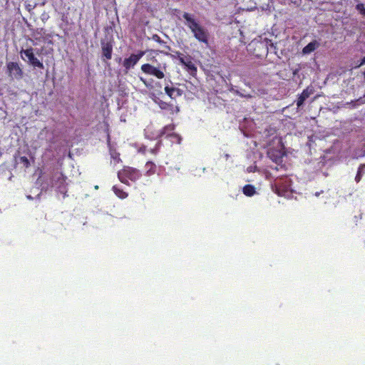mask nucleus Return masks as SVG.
<instances>
[{
    "instance_id": "obj_30",
    "label": "nucleus",
    "mask_w": 365,
    "mask_h": 365,
    "mask_svg": "<svg viewBox=\"0 0 365 365\" xmlns=\"http://www.w3.org/2000/svg\"><path fill=\"white\" fill-rule=\"evenodd\" d=\"M179 61L184 66H185L187 63V61H185L183 57H179Z\"/></svg>"
},
{
    "instance_id": "obj_8",
    "label": "nucleus",
    "mask_w": 365,
    "mask_h": 365,
    "mask_svg": "<svg viewBox=\"0 0 365 365\" xmlns=\"http://www.w3.org/2000/svg\"><path fill=\"white\" fill-rule=\"evenodd\" d=\"M192 33L198 41L205 43H208V34L201 26Z\"/></svg>"
},
{
    "instance_id": "obj_33",
    "label": "nucleus",
    "mask_w": 365,
    "mask_h": 365,
    "mask_svg": "<svg viewBox=\"0 0 365 365\" xmlns=\"http://www.w3.org/2000/svg\"><path fill=\"white\" fill-rule=\"evenodd\" d=\"M363 65H365V56L361 58V62H360V63L359 64L358 66H363Z\"/></svg>"
},
{
    "instance_id": "obj_26",
    "label": "nucleus",
    "mask_w": 365,
    "mask_h": 365,
    "mask_svg": "<svg viewBox=\"0 0 365 365\" xmlns=\"http://www.w3.org/2000/svg\"><path fill=\"white\" fill-rule=\"evenodd\" d=\"M230 91L234 92L236 94H237V95H239V96H240L242 97H245L246 98H251L252 97V96L250 95V94H244V93L240 92L239 91H237V90H235L233 88H232L230 89Z\"/></svg>"
},
{
    "instance_id": "obj_38",
    "label": "nucleus",
    "mask_w": 365,
    "mask_h": 365,
    "mask_svg": "<svg viewBox=\"0 0 365 365\" xmlns=\"http://www.w3.org/2000/svg\"><path fill=\"white\" fill-rule=\"evenodd\" d=\"M165 48L169 51L171 49L169 46H165Z\"/></svg>"
},
{
    "instance_id": "obj_25",
    "label": "nucleus",
    "mask_w": 365,
    "mask_h": 365,
    "mask_svg": "<svg viewBox=\"0 0 365 365\" xmlns=\"http://www.w3.org/2000/svg\"><path fill=\"white\" fill-rule=\"evenodd\" d=\"M356 9L362 15L365 16V7L363 4H358L356 5Z\"/></svg>"
},
{
    "instance_id": "obj_2",
    "label": "nucleus",
    "mask_w": 365,
    "mask_h": 365,
    "mask_svg": "<svg viewBox=\"0 0 365 365\" xmlns=\"http://www.w3.org/2000/svg\"><path fill=\"white\" fill-rule=\"evenodd\" d=\"M101 47L102 51L101 60L106 64H109L107 61L112 58L113 40L112 37L106 36L101 40Z\"/></svg>"
},
{
    "instance_id": "obj_16",
    "label": "nucleus",
    "mask_w": 365,
    "mask_h": 365,
    "mask_svg": "<svg viewBox=\"0 0 365 365\" xmlns=\"http://www.w3.org/2000/svg\"><path fill=\"white\" fill-rule=\"evenodd\" d=\"M365 173V163L361 164L357 170V173L355 177V181L356 183L359 182Z\"/></svg>"
},
{
    "instance_id": "obj_7",
    "label": "nucleus",
    "mask_w": 365,
    "mask_h": 365,
    "mask_svg": "<svg viewBox=\"0 0 365 365\" xmlns=\"http://www.w3.org/2000/svg\"><path fill=\"white\" fill-rule=\"evenodd\" d=\"M51 180H52V184L53 185H58V187L61 192H66L65 187L63 186V185L65 183V177L62 173H58V172L53 173V175H52Z\"/></svg>"
},
{
    "instance_id": "obj_22",
    "label": "nucleus",
    "mask_w": 365,
    "mask_h": 365,
    "mask_svg": "<svg viewBox=\"0 0 365 365\" xmlns=\"http://www.w3.org/2000/svg\"><path fill=\"white\" fill-rule=\"evenodd\" d=\"M18 162L23 164L26 168H28L30 165L29 160L26 156L19 157Z\"/></svg>"
},
{
    "instance_id": "obj_39",
    "label": "nucleus",
    "mask_w": 365,
    "mask_h": 365,
    "mask_svg": "<svg viewBox=\"0 0 365 365\" xmlns=\"http://www.w3.org/2000/svg\"><path fill=\"white\" fill-rule=\"evenodd\" d=\"M26 197L29 200H32L33 197L31 195H27Z\"/></svg>"
},
{
    "instance_id": "obj_12",
    "label": "nucleus",
    "mask_w": 365,
    "mask_h": 365,
    "mask_svg": "<svg viewBox=\"0 0 365 365\" xmlns=\"http://www.w3.org/2000/svg\"><path fill=\"white\" fill-rule=\"evenodd\" d=\"M268 155L269 158L277 164H280L282 163L283 155L278 150H272L268 152Z\"/></svg>"
},
{
    "instance_id": "obj_14",
    "label": "nucleus",
    "mask_w": 365,
    "mask_h": 365,
    "mask_svg": "<svg viewBox=\"0 0 365 365\" xmlns=\"http://www.w3.org/2000/svg\"><path fill=\"white\" fill-rule=\"evenodd\" d=\"M319 45L320 43L317 41L314 40L303 48L302 53L309 54L314 51H315L319 46Z\"/></svg>"
},
{
    "instance_id": "obj_6",
    "label": "nucleus",
    "mask_w": 365,
    "mask_h": 365,
    "mask_svg": "<svg viewBox=\"0 0 365 365\" xmlns=\"http://www.w3.org/2000/svg\"><path fill=\"white\" fill-rule=\"evenodd\" d=\"M141 70L145 73L156 76L158 78L161 79L164 78V73L163 71H160L158 68L153 66L149 63L143 64L141 66Z\"/></svg>"
},
{
    "instance_id": "obj_40",
    "label": "nucleus",
    "mask_w": 365,
    "mask_h": 365,
    "mask_svg": "<svg viewBox=\"0 0 365 365\" xmlns=\"http://www.w3.org/2000/svg\"><path fill=\"white\" fill-rule=\"evenodd\" d=\"M319 195H320V192H317L315 193V196H317V197H318Z\"/></svg>"
},
{
    "instance_id": "obj_11",
    "label": "nucleus",
    "mask_w": 365,
    "mask_h": 365,
    "mask_svg": "<svg viewBox=\"0 0 365 365\" xmlns=\"http://www.w3.org/2000/svg\"><path fill=\"white\" fill-rule=\"evenodd\" d=\"M183 18L187 21V26L190 29L192 32L198 29L200 26L196 22V21L191 16V15L187 12H185L182 15Z\"/></svg>"
},
{
    "instance_id": "obj_17",
    "label": "nucleus",
    "mask_w": 365,
    "mask_h": 365,
    "mask_svg": "<svg viewBox=\"0 0 365 365\" xmlns=\"http://www.w3.org/2000/svg\"><path fill=\"white\" fill-rule=\"evenodd\" d=\"M243 193L247 196L251 197L255 193V188L252 185H246L243 187Z\"/></svg>"
},
{
    "instance_id": "obj_31",
    "label": "nucleus",
    "mask_w": 365,
    "mask_h": 365,
    "mask_svg": "<svg viewBox=\"0 0 365 365\" xmlns=\"http://www.w3.org/2000/svg\"><path fill=\"white\" fill-rule=\"evenodd\" d=\"M301 1L302 0H291L292 3L297 6H299L301 4Z\"/></svg>"
},
{
    "instance_id": "obj_27",
    "label": "nucleus",
    "mask_w": 365,
    "mask_h": 365,
    "mask_svg": "<svg viewBox=\"0 0 365 365\" xmlns=\"http://www.w3.org/2000/svg\"><path fill=\"white\" fill-rule=\"evenodd\" d=\"M365 156V149L356 151L354 154V158H359Z\"/></svg>"
},
{
    "instance_id": "obj_19",
    "label": "nucleus",
    "mask_w": 365,
    "mask_h": 365,
    "mask_svg": "<svg viewBox=\"0 0 365 365\" xmlns=\"http://www.w3.org/2000/svg\"><path fill=\"white\" fill-rule=\"evenodd\" d=\"M145 168L147 169L148 175H152L155 173V165L153 162H148L145 164Z\"/></svg>"
},
{
    "instance_id": "obj_20",
    "label": "nucleus",
    "mask_w": 365,
    "mask_h": 365,
    "mask_svg": "<svg viewBox=\"0 0 365 365\" xmlns=\"http://www.w3.org/2000/svg\"><path fill=\"white\" fill-rule=\"evenodd\" d=\"M185 66L192 75H194L197 72V68L191 61H187V63Z\"/></svg>"
},
{
    "instance_id": "obj_10",
    "label": "nucleus",
    "mask_w": 365,
    "mask_h": 365,
    "mask_svg": "<svg viewBox=\"0 0 365 365\" xmlns=\"http://www.w3.org/2000/svg\"><path fill=\"white\" fill-rule=\"evenodd\" d=\"M123 171L125 173V176L133 181L136 180L141 175L138 170L132 168H125Z\"/></svg>"
},
{
    "instance_id": "obj_21",
    "label": "nucleus",
    "mask_w": 365,
    "mask_h": 365,
    "mask_svg": "<svg viewBox=\"0 0 365 365\" xmlns=\"http://www.w3.org/2000/svg\"><path fill=\"white\" fill-rule=\"evenodd\" d=\"M172 140L173 142H176L177 143L180 144L182 140V138L180 135L177 133H172L168 135Z\"/></svg>"
},
{
    "instance_id": "obj_13",
    "label": "nucleus",
    "mask_w": 365,
    "mask_h": 365,
    "mask_svg": "<svg viewBox=\"0 0 365 365\" xmlns=\"http://www.w3.org/2000/svg\"><path fill=\"white\" fill-rule=\"evenodd\" d=\"M165 91L168 96H169L172 99L176 98L178 96H180L182 94V91L178 88H173L166 86L165 87Z\"/></svg>"
},
{
    "instance_id": "obj_23",
    "label": "nucleus",
    "mask_w": 365,
    "mask_h": 365,
    "mask_svg": "<svg viewBox=\"0 0 365 365\" xmlns=\"http://www.w3.org/2000/svg\"><path fill=\"white\" fill-rule=\"evenodd\" d=\"M155 101L159 105V106L161 109L165 110V109H168L170 106L168 103L164 102L160 99L155 100Z\"/></svg>"
},
{
    "instance_id": "obj_36",
    "label": "nucleus",
    "mask_w": 365,
    "mask_h": 365,
    "mask_svg": "<svg viewBox=\"0 0 365 365\" xmlns=\"http://www.w3.org/2000/svg\"><path fill=\"white\" fill-rule=\"evenodd\" d=\"M269 46H271V48H275V46H274V44L271 41H270Z\"/></svg>"
},
{
    "instance_id": "obj_1",
    "label": "nucleus",
    "mask_w": 365,
    "mask_h": 365,
    "mask_svg": "<svg viewBox=\"0 0 365 365\" xmlns=\"http://www.w3.org/2000/svg\"><path fill=\"white\" fill-rule=\"evenodd\" d=\"M20 54L21 58L30 66L43 69L44 66L43 63L36 57L34 48L32 47L22 49Z\"/></svg>"
},
{
    "instance_id": "obj_9",
    "label": "nucleus",
    "mask_w": 365,
    "mask_h": 365,
    "mask_svg": "<svg viewBox=\"0 0 365 365\" xmlns=\"http://www.w3.org/2000/svg\"><path fill=\"white\" fill-rule=\"evenodd\" d=\"M313 93V89L307 87L304 89L302 93L299 96L297 100V108H299L304 105V101Z\"/></svg>"
},
{
    "instance_id": "obj_37",
    "label": "nucleus",
    "mask_w": 365,
    "mask_h": 365,
    "mask_svg": "<svg viewBox=\"0 0 365 365\" xmlns=\"http://www.w3.org/2000/svg\"><path fill=\"white\" fill-rule=\"evenodd\" d=\"M181 53L179 51H176V56L180 57Z\"/></svg>"
},
{
    "instance_id": "obj_15",
    "label": "nucleus",
    "mask_w": 365,
    "mask_h": 365,
    "mask_svg": "<svg viewBox=\"0 0 365 365\" xmlns=\"http://www.w3.org/2000/svg\"><path fill=\"white\" fill-rule=\"evenodd\" d=\"M38 34L41 36L44 41H46L49 44H53V34L46 33V31L43 29H41V31L38 32Z\"/></svg>"
},
{
    "instance_id": "obj_34",
    "label": "nucleus",
    "mask_w": 365,
    "mask_h": 365,
    "mask_svg": "<svg viewBox=\"0 0 365 365\" xmlns=\"http://www.w3.org/2000/svg\"><path fill=\"white\" fill-rule=\"evenodd\" d=\"M48 19V16H47L46 14H44L42 15V20H45V19Z\"/></svg>"
},
{
    "instance_id": "obj_43",
    "label": "nucleus",
    "mask_w": 365,
    "mask_h": 365,
    "mask_svg": "<svg viewBox=\"0 0 365 365\" xmlns=\"http://www.w3.org/2000/svg\"><path fill=\"white\" fill-rule=\"evenodd\" d=\"M266 47H267V48L268 49V45H267V43H266Z\"/></svg>"
},
{
    "instance_id": "obj_4",
    "label": "nucleus",
    "mask_w": 365,
    "mask_h": 365,
    "mask_svg": "<svg viewBox=\"0 0 365 365\" xmlns=\"http://www.w3.org/2000/svg\"><path fill=\"white\" fill-rule=\"evenodd\" d=\"M6 66L10 77L17 80L22 78L24 73L17 63L9 62Z\"/></svg>"
},
{
    "instance_id": "obj_35",
    "label": "nucleus",
    "mask_w": 365,
    "mask_h": 365,
    "mask_svg": "<svg viewBox=\"0 0 365 365\" xmlns=\"http://www.w3.org/2000/svg\"><path fill=\"white\" fill-rule=\"evenodd\" d=\"M299 72V69H295L294 71H293V74L294 75H297Z\"/></svg>"
},
{
    "instance_id": "obj_18",
    "label": "nucleus",
    "mask_w": 365,
    "mask_h": 365,
    "mask_svg": "<svg viewBox=\"0 0 365 365\" xmlns=\"http://www.w3.org/2000/svg\"><path fill=\"white\" fill-rule=\"evenodd\" d=\"M113 190L115 192V194L120 198L123 199L128 196V194L126 192H125L122 190L119 189L116 186L113 187Z\"/></svg>"
},
{
    "instance_id": "obj_42",
    "label": "nucleus",
    "mask_w": 365,
    "mask_h": 365,
    "mask_svg": "<svg viewBox=\"0 0 365 365\" xmlns=\"http://www.w3.org/2000/svg\"><path fill=\"white\" fill-rule=\"evenodd\" d=\"M225 157H226L227 158H229V155H228V154H226V155H225Z\"/></svg>"
},
{
    "instance_id": "obj_28",
    "label": "nucleus",
    "mask_w": 365,
    "mask_h": 365,
    "mask_svg": "<svg viewBox=\"0 0 365 365\" xmlns=\"http://www.w3.org/2000/svg\"><path fill=\"white\" fill-rule=\"evenodd\" d=\"M152 39L158 42L159 43H164L165 42L160 38L158 34H154L152 36Z\"/></svg>"
},
{
    "instance_id": "obj_5",
    "label": "nucleus",
    "mask_w": 365,
    "mask_h": 365,
    "mask_svg": "<svg viewBox=\"0 0 365 365\" xmlns=\"http://www.w3.org/2000/svg\"><path fill=\"white\" fill-rule=\"evenodd\" d=\"M144 54V51H140L138 54H132L129 58H125L123 61V66L126 69L125 73H127L130 68L134 67Z\"/></svg>"
},
{
    "instance_id": "obj_29",
    "label": "nucleus",
    "mask_w": 365,
    "mask_h": 365,
    "mask_svg": "<svg viewBox=\"0 0 365 365\" xmlns=\"http://www.w3.org/2000/svg\"><path fill=\"white\" fill-rule=\"evenodd\" d=\"M140 79L141 81L143 82V83L146 86V87H150L151 84L150 83H148L146 80H145L143 77H140Z\"/></svg>"
},
{
    "instance_id": "obj_24",
    "label": "nucleus",
    "mask_w": 365,
    "mask_h": 365,
    "mask_svg": "<svg viewBox=\"0 0 365 365\" xmlns=\"http://www.w3.org/2000/svg\"><path fill=\"white\" fill-rule=\"evenodd\" d=\"M118 177L119 178V180H120V182H122L123 183H127L128 182V180H127V178L125 176V173L123 170L121 171H119L118 173Z\"/></svg>"
},
{
    "instance_id": "obj_3",
    "label": "nucleus",
    "mask_w": 365,
    "mask_h": 365,
    "mask_svg": "<svg viewBox=\"0 0 365 365\" xmlns=\"http://www.w3.org/2000/svg\"><path fill=\"white\" fill-rule=\"evenodd\" d=\"M290 187V180L287 177L276 179L272 185V189L280 196L285 195Z\"/></svg>"
},
{
    "instance_id": "obj_32",
    "label": "nucleus",
    "mask_w": 365,
    "mask_h": 365,
    "mask_svg": "<svg viewBox=\"0 0 365 365\" xmlns=\"http://www.w3.org/2000/svg\"><path fill=\"white\" fill-rule=\"evenodd\" d=\"M43 51V48H41V49H38V48H36L34 49V52H35V54H41V52Z\"/></svg>"
},
{
    "instance_id": "obj_41",
    "label": "nucleus",
    "mask_w": 365,
    "mask_h": 365,
    "mask_svg": "<svg viewBox=\"0 0 365 365\" xmlns=\"http://www.w3.org/2000/svg\"><path fill=\"white\" fill-rule=\"evenodd\" d=\"M363 75H364V80H365V71H364Z\"/></svg>"
}]
</instances>
